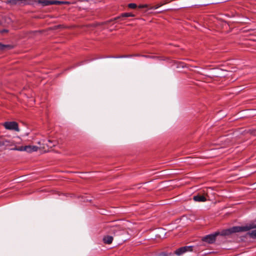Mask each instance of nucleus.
<instances>
[{
  "mask_svg": "<svg viewBox=\"0 0 256 256\" xmlns=\"http://www.w3.org/2000/svg\"><path fill=\"white\" fill-rule=\"evenodd\" d=\"M256 228V225H254V224H250L244 226H234L230 228L223 230L221 234L222 236H226L234 232H246Z\"/></svg>",
  "mask_w": 256,
  "mask_h": 256,
  "instance_id": "nucleus-1",
  "label": "nucleus"
},
{
  "mask_svg": "<svg viewBox=\"0 0 256 256\" xmlns=\"http://www.w3.org/2000/svg\"><path fill=\"white\" fill-rule=\"evenodd\" d=\"M39 149L38 146H21L19 147H15L11 148L12 150L18 151H26L28 153L36 152Z\"/></svg>",
  "mask_w": 256,
  "mask_h": 256,
  "instance_id": "nucleus-2",
  "label": "nucleus"
},
{
  "mask_svg": "<svg viewBox=\"0 0 256 256\" xmlns=\"http://www.w3.org/2000/svg\"><path fill=\"white\" fill-rule=\"evenodd\" d=\"M3 126L6 130L20 131L18 124L15 122H6L3 124Z\"/></svg>",
  "mask_w": 256,
  "mask_h": 256,
  "instance_id": "nucleus-3",
  "label": "nucleus"
},
{
  "mask_svg": "<svg viewBox=\"0 0 256 256\" xmlns=\"http://www.w3.org/2000/svg\"><path fill=\"white\" fill-rule=\"evenodd\" d=\"M218 234V232H216L214 234H210L204 236L202 240L204 242H206L208 244H212L216 240V236Z\"/></svg>",
  "mask_w": 256,
  "mask_h": 256,
  "instance_id": "nucleus-4",
  "label": "nucleus"
},
{
  "mask_svg": "<svg viewBox=\"0 0 256 256\" xmlns=\"http://www.w3.org/2000/svg\"><path fill=\"white\" fill-rule=\"evenodd\" d=\"M192 250V246H185L181 247L177 249L174 254L178 256H180L186 252H191Z\"/></svg>",
  "mask_w": 256,
  "mask_h": 256,
  "instance_id": "nucleus-5",
  "label": "nucleus"
},
{
  "mask_svg": "<svg viewBox=\"0 0 256 256\" xmlns=\"http://www.w3.org/2000/svg\"><path fill=\"white\" fill-rule=\"evenodd\" d=\"M113 240V237L110 236H105L103 238V242L106 244H110Z\"/></svg>",
  "mask_w": 256,
  "mask_h": 256,
  "instance_id": "nucleus-6",
  "label": "nucleus"
},
{
  "mask_svg": "<svg viewBox=\"0 0 256 256\" xmlns=\"http://www.w3.org/2000/svg\"><path fill=\"white\" fill-rule=\"evenodd\" d=\"M2 144L6 146H14V142L13 140H6L2 142Z\"/></svg>",
  "mask_w": 256,
  "mask_h": 256,
  "instance_id": "nucleus-7",
  "label": "nucleus"
},
{
  "mask_svg": "<svg viewBox=\"0 0 256 256\" xmlns=\"http://www.w3.org/2000/svg\"><path fill=\"white\" fill-rule=\"evenodd\" d=\"M194 200L196 202H203L206 200V198L202 195H197L194 196Z\"/></svg>",
  "mask_w": 256,
  "mask_h": 256,
  "instance_id": "nucleus-8",
  "label": "nucleus"
},
{
  "mask_svg": "<svg viewBox=\"0 0 256 256\" xmlns=\"http://www.w3.org/2000/svg\"><path fill=\"white\" fill-rule=\"evenodd\" d=\"M134 15L132 13L126 12V13H124V14H122V15L120 16H118L115 19L116 20L119 19V18H121L122 17H134Z\"/></svg>",
  "mask_w": 256,
  "mask_h": 256,
  "instance_id": "nucleus-9",
  "label": "nucleus"
},
{
  "mask_svg": "<svg viewBox=\"0 0 256 256\" xmlns=\"http://www.w3.org/2000/svg\"><path fill=\"white\" fill-rule=\"evenodd\" d=\"M250 236L252 238H256V229L253 230L248 232Z\"/></svg>",
  "mask_w": 256,
  "mask_h": 256,
  "instance_id": "nucleus-10",
  "label": "nucleus"
},
{
  "mask_svg": "<svg viewBox=\"0 0 256 256\" xmlns=\"http://www.w3.org/2000/svg\"><path fill=\"white\" fill-rule=\"evenodd\" d=\"M14 142V147H17L16 144H21V140L20 138L18 137L16 138L15 139L13 140Z\"/></svg>",
  "mask_w": 256,
  "mask_h": 256,
  "instance_id": "nucleus-11",
  "label": "nucleus"
},
{
  "mask_svg": "<svg viewBox=\"0 0 256 256\" xmlns=\"http://www.w3.org/2000/svg\"><path fill=\"white\" fill-rule=\"evenodd\" d=\"M48 143L46 144L48 147L52 148L56 145V142H54L51 140H48Z\"/></svg>",
  "mask_w": 256,
  "mask_h": 256,
  "instance_id": "nucleus-12",
  "label": "nucleus"
},
{
  "mask_svg": "<svg viewBox=\"0 0 256 256\" xmlns=\"http://www.w3.org/2000/svg\"><path fill=\"white\" fill-rule=\"evenodd\" d=\"M43 6H49L52 4V0H45L42 2Z\"/></svg>",
  "mask_w": 256,
  "mask_h": 256,
  "instance_id": "nucleus-13",
  "label": "nucleus"
},
{
  "mask_svg": "<svg viewBox=\"0 0 256 256\" xmlns=\"http://www.w3.org/2000/svg\"><path fill=\"white\" fill-rule=\"evenodd\" d=\"M128 7L130 8L134 9L137 7V6L136 4L130 3L128 4Z\"/></svg>",
  "mask_w": 256,
  "mask_h": 256,
  "instance_id": "nucleus-14",
  "label": "nucleus"
},
{
  "mask_svg": "<svg viewBox=\"0 0 256 256\" xmlns=\"http://www.w3.org/2000/svg\"><path fill=\"white\" fill-rule=\"evenodd\" d=\"M65 2L58 0H52V4H64Z\"/></svg>",
  "mask_w": 256,
  "mask_h": 256,
  "instance_id": "nucleus-15",
  "label": "nucleus"
},
{
  "mask_svg": "<svg viewBox=\"0 0 256 256\" xmlns=\"http://www.w3.org/2000/svg\"><path fill=\"white\" fill-rule=\"evenodd\" d=\"M118 229V228L112 227L110 230V232L112 233L115 234L116 232Z\"/></svg>",
  "mask_w": 256,
  "mask_h": 256,
  "instance_id": "nucleus-16",
  "label": "nucleus"
},
{
  "mask_svg": "<svg viewBox=\"0 0 256 256\" xmlns=\"http://www.w3.org/2000/svg\"><path fill=\"white\" fill-rule=\"evenodd\" d=\"M138 8H148V4H140V6H138Z\"/></svg>",
  "mask_w": 256,
  "mask_h": 256,
  "instance_id": "nucleus-17",
  "label": "nucleus"
},
{
  "mask_svg": "<svg viewBox=\"0 0 256 256\" xmlns=\"http://www.w3.org/2000/svg\"><path fill=\"white\" fill-rule=\"evenodd\" d=\"M160 7V6L157 4L156 6L150 7V10H156Z\"/></svg>",
  "mask_w": 256,
  "mask_h": 256,
  "instance_id": "nucleus-18",
  "label": "nucleus"
},
{
  "mask_svg": "<svg viewBox=\"0 0 256 256\" xmlns=\"http://www.w3.org/2000/svg\"><path fill=\"white\" fill-rule=\"evenodd\" d=\"M8 46L3 45L0 43V50H4L5 48Z\"/></svg>",
  "mask_w": 256,
  "mask_h": 256,
  "instance_id": "nucleus-19",
  "label": "nucleus"
},
{
  "mask_svg": "<svg viewBox=\"0 0 256 256\" xmlns=\"http://www.w3.org/2000/svg\"><path fill=\"white\" fill-rule=\"evenodd\" d=\"M8 32V30H6V29H3V30H0V32L2 34H3L4 32Z\"/></svg>",
  "mask_w": 256,
  "mask_h": 256,
  "instance_id": "nucleus-20",
  "label": "nucleus"
},
{
  "mask_svg": "<svg viewBox=\"0 0 256 256\" xmlns=\"http://www.w3.org/2000/svg\"><path fill=\"white\" fill-rule=\"evenodd\" d=\"M38 144L40 146L38 147L39 148H44V146H41V142H38Z\"/></svg>",
  "mask_w": 256,
  "mask_h": 256,
  "instance_id": "nucleus-21",
  "label": "nucleus"
},
{
  "mask_svg": "<svg viewBox=\"0 0 256 256\" xmlns=\"http://www.w3.org/2000/svg\"><path fill=\"white\" fill-rule=\"evenodd\" d=\"M163 2V4H166L168 3V2H169V1H168V0H164V2Z\"/></svg>",
  "mask_w": 256,
  "mask_h": 256,
  "instance_id": "nucleus-22",
  "label": "nucleus"
},
{
  "mask_svg": "<svg viewBox=\"0 0 256 256\" xmlns=\"http://www.w3.org/2000/svg\"><path fill=\"white\" fill-rule=\"evenodd\" d=\"M164 4H163V2H160V4H158V5L160 6H161Z\"/></svg>",
  "mask_w": 256,
  "mask_h": 256,
  "instance_id": "nucleus-23",
  "label": "nucleus"
}]
</instances>
